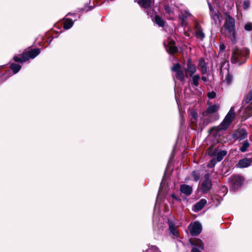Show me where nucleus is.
I'll return each instance as SVG.
<instances>
[{
    "label": "nucleus",
    "mask_w": 252,
    "mask_h": 252,
    "mask_svg": "<svg viewBox=\"0 0 252 252\" xmlns=\"http://www.w3.org/2000/svg\"><path fill=\"white\" fill-rule=\"evenodd\" d=\"M250 57V52L248 49H241L237 47L232 52L231 62L233 64L238 63L239 65L245 63Z\"/></svg>",
    "instance_id": "1"
},
{
    "label": "nucleus",
    "mask_w": 252,
    "mask_h": 252,
    "mask_svg": "<svg viewBox=\"0 0 252 252\" xmlns=\"http://www.w3.org/2000/svg\"><path fill=\"white\" fill-rule=\"evenodd\" d=\"M245 179L241 175L233 174L229 178L230 191L235 192L241 188L245 183Z\"/></svg>",
    "instance_id": "2"
},
{
    "label": "nucleus",
    "mask_w": 252,
    "mask_h": 252,
    "mask_svg": "<svg viewBox=\"0 0 252 252\" xmlns=\"http://www.w3.org/2000/svg\"><path fill=\"white\" fill-rule=\"evenodd\" d=\"M226 18L223 27L228 31L230 36H232V40L235 41L236 39V34L235 32V19L227 13H225Z\"/></svg>",
    "instance_id": "3"
},
{
    "label": "nucleus",
    "mask_w": 252,
    "mask_h": 252,
    "mask_svg": "<svg viewBox=\"0 0 252 252\" xmlns=\"http://www.w3.org/2000/svg\"><path fill=\"white\" fill-rule=\"evenodd\" d=\"M171 70L175 73L176 79L181 82H184L186 77L185 69H183L179 63H176L171 67Z\"/></svg>",
    "instance_id": "4"
},
{
    "label": "nucleus",
    "mask_w": 252,
    "mask_h": 252,
    "mask_svg": "<svg viewBox=\"0 0 252 252\" xmlns=\"http://www.w3.org/2000/svg\"><path fill=\"white\" fill-rule=\"evenodd\" d=\"M235 117V113L234 112V108L232 107L223 120L220 123L221 129H227Z\"/></svg>",
    "instance_id": "5"
},
{
    "label": "nucleus",
    "mask_w": 252,
    "mask_h": 252,
    "mask_svg": "<svg viewBox=\"0 0 252 252\" xmlns=\"http://www.w3.org/2000/svg\"><path fill=\"white\" fill-rule=\"evenodd\" d=\"M204 178V179L200 186V190L201 192L205 193L209 192L212 189V182L210 178L209 174H205Z\"/></svg>",
    "instance_id": "6"
},
{
    "label": "nucleus",
    "mask_w": 252,
    "mask_h": 252,
    "mask_svg": "<svg viewBox=\"0 0 252 252\" xmlns=\"http://www.w3.org/2000/svg\"><path fill=\"white\" fill-rule=\"evenodd\" d=\"M189 243L193 246L190 252H201L200 250L204 248L202 241L197 238L189 239Z\"/></svg>",
    "instance_id": "7"
},
{
    "label": "nucleus",
    "mask_w": 252,
    "mask_h": 252,
    "mask_svg": "<svg viewBox=\"0 0 252 252\" xmlns=\"http://www.w3.org/2000/svg\"><path fill=\"white\" fill-rule=\"evenodd\" d=\"M248 133L245 128H238L234 130L231 135V138L235 141H241L246 139Z\"/></svg>",
    "instance_id": "8"
},
{
    "label": "nucleus",
    "mask_w": 252,
    "mask_h": 252,
    "mask_svg": "<svg viewBox=\"0 0 252 252\" xmlns=\"http://www.w3.org/2000/svg\"><path fill=\"white\" fill-rule=\"evenodd\" d=\"M184 69L186 78H188L189 75V76H192L193 74L196 72V66L193 63L191 58H189L188 59L187 68Z\"/></svg>",
    "instance_id": "9"
},
{
    "label": "nucleus",
    "mask_w": 252,
    "mask_h": 252,
    "mask_svg": "<svg viewBox=\"0 0 252 252\" xmlns=\"http://www.w3.org/2000/svg\"><path fill=\"white\" fill-rule=\"evenodd\" d=\"M165 46L167 53L170 55H174L179 51L178 48L176 46L175 41L173 40L169 41Z\"/></svg>",
    "instance_id": "10"
},
{
    "label": "nucleus",
    "mask_w": 252,
    "mask_h": 252,
    "mask_svg": "<svg viewBox=\"0 0 252 252\" xmlns=\"http://www.w3.org/2000/svg\"><path fill=\"white\" fill-rule=\"evenodd\" d=\"M227 129H221L220 124L218 126H215L211 127L208 131V132L211 133L214 131H215L213 133V135L217 139V140L219 141L221 140V136L222 135L221 132L222 131H225Z\"/></svg>",
    "instance_id": "11"
},
{
    "label": "nucleus",
    "mask_w": 252,
    "mask_h": 252,
    "mask_svg": "<svg viewBox=\"0 0 252 252\" xmlns=\"http://www.w3.org/2000/svg\"><path fill=\"white\" fill-rule=\"evenodd\" d=\"M219 109L220 105L218 103H215L214 105L208 107L207 109L202 112V115L203 117H207L216 113Z\"/></svg>",
    "instance_id": "12"
},
{
    "label": "nucleus",
    "mask_w": 252,
    "mask_h": 252,
    "mask_svg": "<svg viewBox=\"0 0 252 252\" xmlns=\"http://www.w3.org/2000/svg\"><path fill=\"white\" fill-rule=\"evenodd\" d=\"M202 231V225L198 221H195L190 229L189 232L192 236H198Z\"/></svg>",
    "instance_id": "13"
},
{
    "label": "nucleus",
    "mask_w": 252,
    "mask_h": 252,
    "mask_svg": "<svg viewBox=\"0 0 252 252\" xmlns=\"http://www.w3.org/2000/svg\"><path fill=\"white\" fill-rule=\"evenodd\" d=\"M40 53V49L39 48L32 49L29 51L24 52V54L26 55V57H27V61L29 60L30 59L35 58Z\"/></svg>",
    "instance_id": "14"
},
{
    "label": "nucleus",
    "mask_w": 252,
    "mask_h": 252,
    "mask_svg": "<svg viewBox=\"0 0 252 252\" xmlns=\"http://www.w3.org/2000/svg\"><path fill=\"white\" fill-rule=\"evenodd\" d=\"M222 146H223V145L221 146L214 145L210 146L207 150L208 155L211 157H215L217 153L222 149Z\"/></svg>",
    "instance_id": "15"
},
{
    "label": "nucleus",
    "mask_w": 252,
    "mask_h": 252,
    "mask_svg": "<svg viewBox=\"0 0 252 252\" xmlns=\"http://www.w3.org/2000/svg\"><path fill=\"white\" fill-rule=\"evenodd\" d=\"M252 163V158H245L239 160L236 166L238 168H246L251 165Z\"/></svg>",
    "instance_id": "16"
},
{
    "label": "nucleus",
    "mask_w": 252,
    "mask_h": 252,
    "mask_svg": "<svg viewBox=\"0 0 252 252\" xmlns=\"http://www.w3.org/2000/svg\"><path fill=\"white\" fill-rule=\"evenodd\" d=\"M194 29L195 30V37L197 38H200L201 40H203L205 37V34L201 26L198 23H196L194 25Z\"/></svg>",
    "instance_id": "17"
},
{
    "label": "nucleus",
    "mask_w": 252,
    "mask_h": 252,
    "mask_svg": "<svg viewBox=\"0 0 252 252\" xmlns=\"http://www.w3.org/2000/svg\"><path fill=\"white\" fill-rule=\"evenodd\" d=\"M192 188L187 184H182L180 186V191L186 196H189L192 192Z\"/></svg>",
    "instance_id": "18"
},
{
    "label": "nucleus",
    "mask_w": 252,
    "mask_h": 252,
    "mask_svg": "<svg viewBox=\"0 0 252 252\" xmlns=\"http://www.w3.org/2000/svg\"><path fill=\"white\" fill-rule=\"evenodd\" d=\"M206 204V200L205 199H201L194 205L193 210L195 212H197L201 210Z\"/></svg>",
    "instance_id": "19"
},
{
    "label": "nucleus",
    "mask_w": 252,
    "mask_h": 252,
    "mask_svg": "<svg viewBox=\"0 0 252 252\" xmlns=\"http://www.w3.org/2000/svg\"><path fill=\"white\" fill-rule=\"evenodd\" d=\"M168 223L169 225V229L171 233L176 237H178L179 236V234L178 230H177V226H175V224L172 221L168 220Z\"/></svg>",
    "instance_id": "20"
},
{
    "label": "nucleus",
    "mask_w": 252,
    "mask_h": 252,
    "mask_svg": "<svg viewBox=\"0 0 252 252\" xmlns=\"http://www.w3.org/2000/svg\"><path fill=\"white\" fill-rule=\"evenodd\" d=\"M138 4L140 7L144 9L150 8L152 5V0H138Z\"/></svg>",
    "instance_id": "21"
},
{
    "label": "nucleus",
    "mask_w": 252,
    "mask_h": 252,
    "mask_svg": "<svg viewBox=\"0 0 252 252\" xmlns=\"http://www.w3.org/2000/svg\"><path fill=\"white\" fill-rule=\"evenodd\" d=\"M218 119V116L217 114L213 115H209L208 118L204 119L203 121V124L204 126H207L210 123L215 121Z\"/></svg>",
    "instance_id": "22"
},
{
    "label": "nucleus",
    "mask_w": 252,
    "mask_h": 252,
    "mask_svg": "<svg viewBox=\"0 0 252 252\" xmlns=\"http://www.w3.org/2000/svg\"><path fill=\"white\" fill-rule=\"evenodd\" d=\"M74 24V21L71 19L67 18H65L63 24V27L65 30H68L71 28Z\"/></svg>",
    "instance_id": "23"
},
{
    "label": "nucleus",
    "mask_w": 252,
    "mask_h": 252,
    "mask_svg": "<svg viewBox=\"0 0 252 252\" xmlns=\"http://www.w3.org/2000/svg\"><path fill=\"white\" fill-rule=\"evenodd\" d=\"M227 152L226 150H220L216 155L215 158L217 161L218 162L220 161L223 158L227 155Z\"/></svg>",
    "instance_id": "24"
},
{
    "label": "nucleus",
    "mask_w": 252,
    "mask_h": 252,
    "mask_svg": "<svg viewBox=\"0 0 252 252\" xmlns=\"http://www.w3.org/2000/svg\"><path fill=\"white\" fill-rule=\"evenodd\" d=\"M26 54L25 55L24 52L21 54V57H19L17 56H15L13 57V60L16 63H24L27 61V57H26Z\"/></svg>",
    "instance_id": "25"
},
{
    "label": "nucleus",
    "mask_w": 252,
    "mask_h": 252,
    "mask_svg": "<svg viewBox=\"0 0 252 252\" xmlns=\"http://www.w3.org/2000/svg\"><path fill=\"white\" fill-rule=\"evenodd\" d=\"M154 21L160 27H163L165 26V21L158 15L155 16Z\"/></svg>",
    "instance_id": "26"
},
{
    "label": "nucleus",
    "mask_w": 252,
    "mask_h": 252,
    "mask_svg": "<svg viewBox=\"0 0 252 252\" xmlns=\"http://www.w3.org/2000/svg\"><path fill=\"white\" fill-rule=\"evenodd\" d=\"M9 68L12 71L13 74H16L20 70L22 66L16 63H12L10 64Z\"/></svg>",
    "instance_id": "27"
},
{
    "label": "nucleus",
    "mask_w": 252,
    "mask_h": 252,
    "mask_svg": "<svg viewBox=\"0 0 252 252\" xmlns=\"http://www.w3.org/2000/svg\"><path fill=\"white\" fill-rule=\"evenodd\" d=\"M250 144L248 140H245L242 143V146L240 148V151L243 153L246 152L248 148L250 147Z\"/></svg>",
    "instance_id": "28"
},
{
    "label": "nucleus",
    "mask_w": 252,
    "mask_h": 252,
    "mask_svg": "<svg viewBox=\"0 0 252 252\" xmlns=\"http://www.w3.org/2000/svg\"><path fill=\"white\" fill-rule=\"evenodd\" d=\"M191 176L193 178V180L195 182L198 181L200 178V172L199 171L193 170L191 172Z\"/></svg>",
    "instance_id": "29"
},
{
    "label": "nucleus",
    "mask_w": 252,
    "mask_h": 252,
    "mask_svg": "<svg viewBox=\"0 0 252 252\" xmlns=\"http://www.w3.org/2000/svg\"><path fill=\"white\" fill-rule=\"evenodd\" d=\"M192 84L195 87H198L199 85V80L200 78L199 74H196L194 76L192 75Z\"/></svg>",
    "instance_id": "30"
},
{
    "label": "nucleus",
    "mask_w": 252,
    "mask_h": 252,
    "mask_svg": "<svg viewBox=\"0 0 252 252\" xmlns=\"http://www.w3.org/2000/svg\"><path fill=\"white\" fill-rule=\"evenodd\" d=\"M233 79V75L232 74L230 73L228 71V69H227V74L225 77V80L226 81V83L227 85H230L232 83Z\"/></svg>",
    "instance_id": "31"
},
{
    "label": "nucleus",
    "mask_w": 252,
    "mask_h": 252,
    "mask_svg": "<svg viewBox=\"0 0 252 252\" xmlns=\"http://www.w3.org/2000/svg\"><path fill=\"white\" fill-rule=\"evenodd\" d=\"M190 115L192 117V119H193V121H192V123H196L197 121L198 115L197 112L194 110H192L190 112Z\"/></svg>",
    "instance_id": "32"
},
{
    "label": "nucleus",
    "mask_w": 252,
    "mask_h": 252,
    "mask_svg": "<svg viewBox=\"0 0 252 252\" xmlns=\"http://www.w3.org/2000/svg\"><path fill=\"white\" fill-rule=\"evenodd\" d=\"M217 162L218 161H217L215 158H214L208 162L207 167L210 168H213L215 166Z\"/></svg>",
    "instance_id": "33"
},
{
    "label": "nucleus",
    "mask_w": 252,
    "mask_h": 252,
    "mask_svg": "<svg viewBox=\"0 0 252 252\" xmlns=\"http://www.w3.org/2000/svg\"><path fill=\"white\" fill-rule=\"evenodd\" d=\"M145 252H161L159 249L156 246H152L151 247L147 249Z\"/></svg>",
    "instance_id": "34"
},
{
    "label": "nucleus",
    "mask_w": 252,
    "mask_h": 252,
    "mask_svg": "<svg viewBox=\"0 0 252 252\" xmlns=\"http://www.w3.org/2000/svg\"><path fill=\"white\" fill-rule=\"evenodd\" d=\"M250 5V0H244L243 2V8L244 10H247L249 9Z\"/></svg>",
    "instance_id": "35"
},
{
    "label": "nucleus",
    "mask_w": 252,
    "mask_h": 252,
    "mask_svg": "<svg viewBox=\"0 0 252 252\" xmlns=\"http://www.w3.org/2000/svg\"><path fill=\"white\" fill-rule=\"evenodd\" d=\"M244 29L246 31H252V23H247L246 24H245L244 26Z\"/></svg>",
    "instance_id": "36"
},
{
    "label": "nucleus",
    "mask_w": 252,
    "mask_h": 252,
    "mask_svg": "<svg viewBox=\"0 0 252 252\" xmlns=\"http://www.w3.org/2000/svg\"><path fill=\"white\" fill-rule=\"evenodd\" d=\"M198 65L200 67L207 65V63H206L205 60L203 58H201L199 59Z\"/></svg>",
    "instance_id": "37"
},
{
    "label": "nucleus",
    "mask_w": 252,
    "mask_h": 252,
    "mask_svg": "<svg viewBox=\"0 0 252 252\" xmlns=\"http://www.w3.org/2000/svg\"><path fill=\"white\" fill-rule=\"evenodd\" d=\"M170 196L175 201L181 202L182 201V199L180 197L176 195L174 193H172L170 195Z\"/></svg>",
    "instance_id": "38"
},
{
    "label": "nucleus",
    "mask_w": 252,
    "mask_h": 252,
    "mask_svg": "<svg viewBox=\"0 0 252 252\" xmlns=\"http://www.w3.org/2000/svg\"><path fill=\"white\" fill-rule=\"evenodd\" d=\"M207 96L210 99H213L216 97V93L215 92L212 91L208 93Z\"/></svg>",
    "instance_id": "39"
},
{
    "label": "nucleus",
    "mask_w": 252,
    "mask_h": 252,
    "mask_svg": "<svg viewBox=\"0 0 252 252\" xmlns=\"http://www.w3.org/2000/svg\"><path fill=\"white\" fill-rule=\"evenodd\" d=\"M104 1L103 0H94V4H95L96 6H99L104 3Z\"/></svg>",
    "instance_id": "40"
},
{
    "label": "nucleus",
    "mask_w": 252,
    "mask_h": 252,
    "mask_svg": "<svg viewBox=\"0 0 252 252\" xmlns=\"http://www.w3.org/2000/svg\"><path fill=\"white\" fill-rule=\"evenodd\" d=\"M201 74L203 75H204L207 73V66H204L201 67Z\"/></svg>",
    "instance_id": "41"
},
{
    "label": "nucleus",
    "mask_w": 252,
    "mask_h": 252,
    "mask_svg": "<svg viewBox=\"0 0 252 252\" xmlns=\"http://www.w3.org/2000/svg\"><path fill=\"white\" fill-rule=\"evenodd\" d=\"M187 18V17L185 16V15H182L180 17V19H181V25L182 26H184V23H185V19Z\"/></svg>",
    "instance_id": "42"
},
{
    "label": "nucleus",
    "mask_w": 252,
    "mask_h": 252,
    "mask_svg": "<svg viewBox=\"0 0 252 252\" xmlns=\"http://www.w3.org/2000/svg\"><path fill=\"white\" fill-rule=\"evenodd\" d=\"M164 10L165 11V12L167 13H170L171 12L170 7L168 5H165L164 6Z\"/></svg>",
    "instance_id": "43"
},
{
    "label": "nucleus",
    "mask_w": 252,
    "mask_h": 252,
    "mask_svg": "<svg viewBox=\"0 0 252 252\" xmlns=\"http://www.w3.org/2000/svg\"><path fill=\"white\" fill-rule=\"evenodd\" d=\"M225 49V46L223 43H221L220 46V50L221 52L224 51Z\"/></svg>",
    "instance_id": "44"
},
{
    "label": "nucleus",
    "mask_w": 252,
    "mask_h": 252,
    "mask_svg": "<svg viewBox=\"0 0 252 252\" xmlns=\"http://www.w3.org/2000/svg\"><path fill=\"white\" fill-rule=\"evenodd\" d=\"M201 79L204 82H206L207 81V78L205 76H202L201 77Z\"/></svg>",
    "instance_id": "45"
},
{
    "label": "nucleus",
    "mask_w": 252,
    "mask_h": 252,
    "mask_svg": "<svg viewBox=\"0 0 252 252\" xmlns=\"http://www.w3.org/2000/svg\"><path fill=\"white\" fill-rule=\"evenodd\" d=\"M213 16H214L215 17H216L217 19H219V14L216 13V12H214V15Z\"/></svg>",
    "instance_id": "46"
},
{
    "label": "nucleus",
    "mask_w": 252,
    "mask_h": 252,
    "mask_svg": "<svg viewBox=\"0 0 252 252\" xmlns=\"http://www.w3.org/2000/svg\"><path fill=\"white\" fill-rule=\"evenodd\" d=\"M249 94L250 100H252V90L250 92Z\"/></svg>",
    "instance_id": "47"
},
{
    "label": "nucleus",
    "mask_w": 252,
    "mask_h": 252,
    "mask_svg": "<svg viewBox=\"0 0 252 252\" xmlns=\"http://www.w3.org/2000/svg\"><path fill=\"white\" fill-rule=\"evenodd\" d=\"M93 7H94V6H89V8L87 11L92 10L93 8Z\"/></svg>",
    "instance_id": "48"
},
{
    "label": "nucleus",
    "mask_w": 252,
    "mask_h": 252,
    "mask_svg": "<svg viewBox=\"0 0 252 252\" xmlns=\"http://www.w3.org/2000/svg\"><path fill=\"white\" fill-rule=\"evenodd\" d=\"M185 35H186V36H189V33H188L187 32H185Z\"/></svg>",
    "instance_id": "49"
},
{
    "label": "nucleus",
    "mask_w": 252,
    "mask_h": 252,
    "mask_svg": "<svg viewBox=\"0 0 252 252\" xmlns=\"http://www.w3.org/2000/svg\"><path fill=\"white\" fill-rule=\"evenodd\" d=\"M209 7H210V10H212V7H211V6L210 5H209Z\"/></svg>",
    "instance_id": "50"
},
{
    "label": "nucleus",
    "mask_w": 252,
    "mask_h": 252,
    "mask_svg": "<svg viewBox=\"0 0 252 252\" xmlns=\"http://www.w3.org/2000/svg\"><path fill=\"white\" fill-rule=\"evenodd\" d=\"M184 199L186 200H187V198L186 197H184Z\"/></svg>",
    "instance_id": "51"
},
{
    "label": "nucleus",
    "mask_w": 252,
    "mask_h": 252,
    "mask_svg": "<svg viewBox=\"0 0 252 252\" xmlns=\"http://www.w3.org/2000/svg\"><path fill=\"white\" fill-rule=\"evenodd\" d=\"M110 1H113V0H110Z\"/></svg>",
    "instance_id": "52"
}]
</instances>
